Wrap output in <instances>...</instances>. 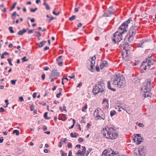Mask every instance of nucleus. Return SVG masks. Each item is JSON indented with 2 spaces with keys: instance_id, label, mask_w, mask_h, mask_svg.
Returning a JSON list of instances; mask_svg holds the SVG:
<instances>
[{
  "instance_id": "44",
  "label": "nucleus",
  "mask_w": 156,
  "mask_h": 156,
  "mask_svg": "<svg viewBox=\"0 0 156 156\" xmlns=\"http://www.w3.org/2000/svg\"><path fill=\"white\" fill-rule=\"evenodd\" d=\"M19 100L21 102H22L24 101V99L23 97H20L19 98Z\"/></svg>"
},
{
  "instance_id": "43",
  "label": "nucleus",
  "mask_w": 156,
  "mask_h": 156,
  "mask_svg": "<svg viewBox=\"0 0 156 156\" xmlns=\"http://www.w3.org/2000/svg\"><path fill=\"white\" fill-rule=\"evenodd\" d=\"M37 9V8H35V9H30V11L31 12H34L36 11Z\"/></svg>"
},
{
  "instance_id": "4",
  "label": "nucleus",
  "mask_w": 156,
  "mask_h": 156,
  "mask_svg": "<svg viewBox=\"0 0 156 156\" xmlns=\"http://www.w3.org/2000/svg\"><path fill=\"white\" fill-rule=\"evenodd\" d=\"M152 56L151 55L148 56L143 62L140 67L141 69L146 71L148 70L150 68V66L154 64V60Z\"/></svg>"
},
{
  "instance_id": "1",
  "label": "nucleus",
  "mask_w": 156,
  "mask_h": 156,
  "mask_svg": "<svg viewBox=\"0 0 156 156\" xmlns=\"http://www.w3.org/2000/svg\"><path fill=\"white\" fill-rule=\"evenodd\" d=\"M132 21V18H129L127 20L122 23L119 28L112 38V41L114 43H117L122 39V34L126 32L128 29V24Z\"/></svg>"
},
{
  "instance_id": "59",
  "label": "nucleus",
  "mask_w": 156,
  "mask_h": 156,
  "mask_svg": "<svg viewBox=\"0 0 156 156\" xmlns=\"http://www.w3.org/2000/svg\"><path fill=\"white\" fill-rule=\"evenodd\" d=\"M96 59L95 56L94 55V56L92 57L91 58V61H95V59Z\"/></svg>"
},
{
  "instance_id": "15",
  "label": "nucleus",
  "mask_w": 156,
  "mask_h": 156,
  "mask_svg": "<svg viewBox=\"0 0 156 156\" xmlns=\"http://www.w3.org/2000/svg\"><path fill=\"white\" fill-rule=\"evenodd\" d=\"M62 56H59L56 59L58 65L60 66H62L63 65V62H62Z\"/></svg>"
},
{
  "instance_id": "36",
  "label": "nucleus",
  "mask_w": 156,
  "mask_h": 156,
  "mask_svg": "<svg viewBox=\"0 0 156 156\" xmlns=\"http://www.w3.org/2000/svg\"><path fill=\"white\" fill-rule=\"evenodd\" d=\"M63 141V138H61L60 140V142H59V144L58 145V147H62V144H63L62 143Z\"/></svg>"
},
{
  "instance_id": "21",
  "label": "nucleus",
  "mask_w": 156,
  "mask_h": 156,
  "mask_svg": "<svg viewBox=\"0 0 156 156\" xmlns=\"http://www.w3.org/2000/svg\"><path fill=\"white\" fill-rule=\"evenodd\" d=\"M70 135L72 137H76L77 136H78V133H70Z\"/></svg>"
},
{
  "instance_id": "51",
  "label": "nucleus",
  "mask_w": 156,
  "mask_h": 156,
  "mask_svg": "<svg viewBox=\"0 0 156 156\" xmlns=\"http://www.w3.org/2000/svg\"><path fill=\"white\" fill-rule=\"evenodd\" d=\"M59 102L58 101H56V100H55L53 101V103L56 105L59 104Z\"/></svg>"
},
{
  "instance_id": "31",
  "label": "nucleus",
  "mask_w": 156,
  "mask_h": 156,
  "mask_svg": "<svg viewBox=\"0 0 156 156\" xmlns=\"http://www.w3.org/2000/svg\"><path fill=\"white\" fill-rule=\"evenodd\" d=\"M13 133H16V135L17 136H18L19 135V131L18 130H14L13 131Z\"/></svg>"
},
{
  "instance_id": "23",
  "label": "nucleus",
  "mask_w": 156,
  "mask_h": 156,
  "mask_svg": "<svg viewBox=\"0 0 156 156\" xmlns=\"http://www.w3.org/2000/svg\"><path fill=\"white\" fill-rule=\"evenodd\" d=\"M19 16V15L16 14V12H14L12 14L11 16V18L12 19L14 20L15 19V16Z\"/></svg>"
},
{
  "instance_id": "10",
  "label": "nucleus",
  "mask_w": 156,
  "mask_h": 156,
  "mask_svg": "<svg viewBox=\"0 0 156 156\" xmlns=\"http://www.w3.org/2000/svg\"><path fill=\"white\" fill-rule=\"evenodd\" d=\"M133 140L135 142L136 141V144L137 145L141 143L143 141V139L142 137H141L140 134H134L133 136Z\"/></svg>"
},
{
  "instance_id": "34",
  "label": "nucleus",
  "mask_w": 156,
  "mask_h": 156,
  "mask_svg": "<svg viewBox=\"0 0 156 156\" xmlns=\"http://www.w3.org/2000/svg\"><path fill=\"white\" fill-rule=\"evenodd\" d=\"M76 18V16L75 15L72 16L71 17L69 18V20L70 21H72L74 20Z\"/></svg>"
},
{
  "instance_id": "42",
  "label": "nucleus",
  "mask_w": 156,
  "mask_h": 156,
  "mask_svg": "<svg viewBox=\"0 0 156 156\" xmlns=\"http://www.w3.org/2000/svg\"><path fill=\"white\" fill-rule=\"evenodd\" d=\"M7 60H8V61L9 62V65L11 66H12V64L11 62V59L10 58H8L7 59Z\"/></svg>"
},
{
  "instance_id": "25",
  "label": "nucleus",
  "mask_w": 156,
  "mask_h": 156,
  "mask_svg": "<svg viewBox=\"0 0 156 156\" xmlns=\"http://www.w3.org/2000/svg\"><path fill=\"white\" fill-rule=\"evenodd\" d=\"M87 108V104H86L82 108V111L84 112H86V109Z\"/></svg>"
},
{
  "instance_id": "16",
  "label": "nucleus",
  "mask_w": 156,
  "mask_h": 156,
  "mask_svg": "<svg viewBox=\"0 0 156 156\" xmlns=\"http://www.w3.org/2000/svg\"><path fill=\"white\" fill-rule=\"evenodd\" d=\"M67 117L68 116L67 115L62 114L59 115L58 119L59 120H64V119H67Z\"/></svg>"
},
{
  "instance_id": "48",
  "label": "nucleus",
  "mask_w": 156,
  "mask_h": 156,
  "mask_svg": "<svg viewBox=\"0 0 156 156\" xmlns=\"http://www.w3.org/2000/svg\"><path fill=\"white\" fill-rule=\"evenodd\" d=\"M62 95V93L61 92L59 93V94H56V96L57 98H59L60 95Z\"/></svg>"
},
{
  "instance_id": "35",
  "label": "nucleus",
  "mask_w": 156,
  "mask_h": 156,
  "mask_svg": "<svg viewBox=\"0 0 156 156\" xmlns=\"http://www.w3.org/2000/svg\"><path fill=\"white\" fill-rule=\"evenodd\" d=\"M35 33L37 34L36 36L38 37H40L41 36V34L39 31H36Z\"/></svg>"
},
{
  "instance_id": "50",
  "label": "nucleus",
  "mask_w": 156,
  "mask_h": 156,
  "mask_svg": "<svg viewBox=\"0 0 156 156\" xmlns=\"http://www.w3.org/2000/svg\"><path fill=\"white\" fill-rule=\"evenodd\" d=\"M111 153H112L113 155H115V156L116 155L118 154V152H114L113 151H112V152Z\"/></svg>"
},
{
  "instance_id": "55",
  "label": "nucleus",
  "mask_w": 156,
  "mask_h": 156,
  "mask_svg": "<svg viewBox=\"0 0 156 156\" xmlns=\"http://www.w3.org/2000/svg\"><path fill=\"white\" fill-rule=\"evenodd\" d=\"M82 151H81L80 150H79L77 153H76V154H81L82 153Z\"/></svg>"
},
{
  "instance_id": "12",
  "label": "nucleus",
  "mask_w": 156,
  "mask_h": 156,
  "mask_svg": "<svg viewBox=\"0 0 156 156\" xmlns=\"http://www.w3.org/2000/svg\"><path fill=\"white\" fill-rule=\"evenodd\" d=\"M108 64L107 61L103 60L101 61V64H100V67L101 69L104 68L105 67H108Z\"/></svg>"
},
{
  "instance_id": "54",
  "label": "nucleus",
  "mask_w": 156,
  "mask_h": 156,
  "mask_svg": "<svg viewBox=\"0 0 156 156\" xmlns=\"http://www.w3.org/2000/svg\"><path fill=\"white\" fill-rule=\"evenodd\" d=\"M45 74H43L42 76H41V78L42 79V80H44V79H45Z\"/></svg>"
},
{
  "instance_id": "7",
  "label": "nucleus",
  "mask_w": 156,
  "mask_h": 156,
  "mask_svg": "<svg viewBox=\"0 0 156 156\" xmlns=\"http://www.w3.org/2000/svg\"><path fill=\"white\" fill-rule=\"evenodd\" d=\"M130 45H127L125 44L123 47L124 51H123L121 54V56L124 60L127 61L129 60L130 58L129 57L130 49Z\"/></svg>"
},
{
  "instance_id": "24",
  "label": "nucleus",
  "mask_w": 156,
  "mask_h": 156,
  "mask_svg": "<svg viewBox=\"0 0 156 156\" xmlns=\"http://www.w3.org/2000/svg\"><path fill=\"white\" fill-rule=\"evenodd\" d=\"M43 4V5H44L45 6L46 9L47 10H49L50 9V8L49 5L48 4L46 3L45 1L44 2Z\"/></svg>"
},
{
  "instance_id": "40",
  "label": "nucleus",
  "mask_w": 156,
  "mask_h": 156,
  "mask_svg": "<svg viewBox=\"0 0 156 156\" xmlns=\"http://www.w3.org/2000/svg\"><path fill=\"white\" fill-rule=\"evenodd\" d=\"M9 30L11 33H14V31L13 30L12 27H9Z\"/></svg>"
},
{
  "instance_id": "39",
  "label": "nucleus",
  "mask_w": 156,
  "mask_h": 156,
  "mask_svg": "<svg viewBox=\"0 0 156 156\" xmlns=\"http://www.w3.org/2000/svg\"><path fill=\"white\" fill-rule=\"evenodd\" d=\"M73 124L72 126H71L70 127H69V129H71L73 128L74 126L75 123V120L74 119H73Z\"/></svg>"
},
{
  "instance_id": "27",
  "label": "nucleus",
  "mask_w": 156,
  "mask_h": 156,
  "mask_svg": "<svg viewBox=\"0 0 156 156\" xmlns=\"http://www.w3.org/2000/svg\"><path fill=\"white\" fill-rule=\"evenodd\" d=\"M126 105H124L123 104V105H121V106L120 107V108H122V109H123L125 110V111H126V112L128 113L129 114V113L127 112V111L126 110Z\"/></svg>"
},
{
  "instance_id": "3",
  "label": "nucleus",
  "mask_w": 156,
  "mask_h": 156,
  "mask_svg": "<svg viewBox=\"0 0 156 156\" xmlns=\"http://www.w3.org/2000/svg\"><path fill=\"white\" fill-rule=\"evenodd\" d=\"M112 83L113 85L122 88L126 84L125 77L119 74H116L111 79Z\"/></svg>"
},
{
  "instance_id": "61",
  "label": "nucleus",
  "mask_w": 156,
  "mask_h": 156,
  "mask_svg": "<svg viewBox=\"0 0 156 156\" xmlns=\"http://www.w3.org/2000/svg\"><path fill=\"white\" fill-rule=\"evenodd\" d=\"M3 137H1L0 138V143H2L3 141Z\"/></svg>"
},
{
  "instance_id": "13",
  "label": "nucleus",
  "mask_w": 156,
  "mask_h": 156,
  "mask_svg": "<svg viewBox=\"0 0 156 156\" xmlns=\"http://www.w3.org/2000/svg\"><path fill=\"white\" fill-rule=\"evenodd\" d=\"M145 149L144 147H142L139 148L138 150V155L140 156H144V151Z\"/></svg>"
},
{
  "instance_id": "18",
  "label": "nucleus",
  "mask_w": 156,
  "mask_h": 156,
  "mask_svg": "<svg viewBox=\"0 0 156 156\" xmlns=\"http://www.w3.org/2000/svg\"><path fill=\"white\" fill-rule=\"evenodd\" d=\"M111 83L110 81H108L107 82V87L110 90L112 91H115L116 90L115 88H112L111 87Z\"/></svg>"
},
{
  "instance_id": "49",
  "label": "nucleus",
  "mask_w": 156,
  "mask_h": 156,
  "mask_svg": "<svg viewBox=\"0 0 156 156\" xmlns=\"http://www.w3.org/2000/svg\"><path fill=\"white\" fill-rule=\"evenodd\" d=\"M95 63V61H91V65L94 66Z\"/></svg>"
},
{
  "instance_id": "33",
  "label": "nucleus",
  "mask_w": 156,
  "mask_h": 156,
  "mask_svg": "<svg viewBox=\"0 0 156 156\" xmlns=\"http://www.w3.org/2000/svg\"><path fill=\"white\" fill-rule=\"evenodd\" d=\"M60 152L61 153V156H67V154L64 153L62 150H61Z\"/></svg>"
},
{
  "instance_id": "47",
  "label": "nucleus",
  "mask_w": 156,
  "mask_h": 156,
  "mask_svg": "<svg viewBox=\"0 0 156 156\" xmlns=\"http://www.w3.org/2000/svg\"><path fill=\"white\" fill-rule=\"evenodd\" d=\"M47 113L45 112L44 114V117L46 119H48V117L47 116Z\"/></svg>"
},
{
  "instance_id": "45",
  "label": "nucleus",
  "mask_w": 156,
  "mask_h": 156,
  "mask_svg": "<svg viewBox=\"0 0 156 156\" xmlns=\"http://www.w3.org/2000/svg\"><path fill=\"white\" fill-rule=\"evenodd\" d=\"M78 140L79 142L80 143H81L83 141V139L81 137H80L78 139Z\"/></svg>"
},
{
  "instance_id": "26",
  "label": "nucleus",
  "mask_w": 156,
  "mask_h": 156,
  "mask_svg": "<svg viewBox=\"0 0 156 156\" xmlns=\"http://www.w3.org/2000/svg\"><path fill=\"white\" fill-rule=\"evenodd\" d=\"M139 63V62L135 60L134 62H131V64L133 66H137Z\"/></svg>"
},
{
  "instance_id": "14",
  "label": "nucleus",
  "mask_w": 156,
  "mask_h": 156,
  "mask_svg": "<svg viewBox=\"0 0 156 156\" xmlns=\"http://www.w3.org/2000/svg\"><path fill=\"white\" fill-rule=\"evenodd\" d=\"M59 76V73L55 71H53L51 74L50 77H54L56 79Z\"/></svg>"
},
{
  "instance_id": "17",
  "label": "nucleus",
  "mask_w": 156,
  "mask_h": 156,
  "mask_svg": "<svg viewBox=\"0 0 156 156\" xmlns=\"http://www.w3.org/2000/svg\"><path fill=\"white\" fill-rule=\"evenodd\" d=\"M101 156H114V155H113L112 153H110V152L104 151Z\"/></svg>"
},
{
  "instance_id": "56",
  "label": "nucleus",
  "mask_w": 156,
  "mask_h": 156,
  "mask_svg": "<svg viewBox=\"0 0 156 156\" xmlns=\"http://www.w3.org/2000/svg\"><path fill=\"white\" fill-rule=\"evenodd\" d=\"M95 69L97 72H99L100 71V69L99 66H96L95 67Z\"/></svg>"
},
{
  "instance_id": "30",
  "label": "nucleus",
  "mask_w": 156,
  "mask_h": 156,
  "mask_svg": "<svg viewBox=\"0 0 156 156\" xmlns=\"http://www.w3.org/2000/svg\"><path fill=\"white\" fill-rule=\"evenodd\" d=\"M116 112L115 111H112L110 112V115L112 117L116 114Z\"/></svg>"
},
{
  "instance_id": "28",
  "label": "nucleus",
  "mask_w": 156,
  "mask_h": 156,
  "mask_svg": "<svg viewBox=\"0 0 156 156\" xmlns=\"http://www.w3.org/2000/svg\"><path fill=\"white\" fill-rule=\"evenodd\" d=\"M109 108V104L108 103H107L105 105H103V108L105 109H107Z\"/></svg>"
},
{
  "instance_id": "29",
  "label": "nucleus",
  "mask_w": 156,
  "mask_h": 156,
  "mask_svg": "<svg viewBox=\"0 0 156 156\" xmlns=\"http://www.w3.org/2000/svg\"><path fill=\"white\" fill-rule=\"evenodd\" d=\"M9 55V53L6 52H4L2 54V55L1 58L2 59L4 58H5V57L4 56V55Z\"/></svg>"
},
{
  "instance_id": "37",
  "label": "nucleus",
  "mask_w": 156,
  "mask_h": 156,
  "mask_svg": "<svg viewBox=\"0 0 156 156\" xmlns=\"http://www.w3.org/2000/svg\"><path fill=\"white\" fill-rule=\"evenodd\" d=\"M17 81V80H12L11 81V84L13 85H14L16 84V82Z\"/></svg>"
},
{
  "instance_id": "52",
  "label": "nucleus",
  "mask_w": 156,
  "mask_h": 156,
  "mask_svg": "<svg viewBox=\"0 0 156 156\" xmlns=\"http://www.w3.org/2000/svg\"><path fill=\"white\" fill-rule=\"evenodd\" d=\"M22 60L24 62L26 61H27L28 60V59H26V57H24L23 58H22Z\"/></svg>"
},
{
  "instance_id": "5",
  "label": "nucleus",
  "mask_w": 156,
  "mask_h": 156,
  "mask_svg": "<svg viewBox=\"0 0 156 156\" xmlns=\"http://www.w3.org/2000/svg\"><path fill=\"white\" fill-rule=\"evenodd\" d=\"M137 27L136 26H132L129 29L128 34L125 37V40L129 42H131L133 40L135 36Z\"/></svg>"
},
{
  "instance_id": "6",
  "label": "nucleus",
  "mask_w": 156,
  "mask_h": 156,
  "mask_svg": "<svg viewBox=\"0 0 156 156\" xmlns=\"http://www.w3.org/2000/svg\"><path fill=\"white\" fill-rule=\"evenodd\" d=\"M105 90L104 84L103 82H99L94 87L93 92L94 94H96L99 92H105Z\"/></svg>"
},
{
  "instance_id": "22",
  "label": "nucleus",
  "mask_w": 156,
  "mask_h": 156,
  "mask_svg": "<svg viewBox=\"0 0 156 156\" xmlns=\"http://www.w3.org/2000/svg\"><path fill=\"white\" fill-rule=\"evenodd\" d=\"M46 43V41H43L41 42L39 44V47L40 48L42 47L43 45H45Z\"/></svg>"
},
{
  "instance_id": "11",
  "label": "nucleus",
  "mask_w": 156,
  "mask_h": 156,
  "mask_svg": "<svg viewBox=\"0 0 156 156\" xmlns=\"http://www.w3.org/2000/svg\"><path fill=\"white\" fill-rule=\"evenodd\" d=\"M112 7H110L109 10L105 12L103 14V16L105 17L110 16L112 15L115 12V11L112 9Z\"/></svg>"
},
{
  "instance_id": "63",
  "label": "nucleus",
  "mask_w": 156,
  "mask_h": 156,
  "mask_svg": "<svg viewBox=\"0 0 156 156\" xmlns=\"http://www.w3.org/2000/svg\"><path fill=\"white\" fill-rule=\"evenodd\" d=\"M49 49V48L48 47V46H46L44 49V51H46V50H48Z\"/></svg>"
},
{
  "instance_id": "2",
  "label": "nucleus",
  "mask_w": 156,
  "mask_h": 156,
  "mask_svg": "<svg viewBox=\"0 0 156 156\" xmlns=\"http://www.w3.org/2000/svg\"><path fill=\"white\" fill-rule=\"evenodd\" d=\"M102 133L106 138L115 139L118 136L116 132V128L113 125H108L101 131Z\"/></svg>"
},
{
  "instance_id": "19",
  "label": "nucleus",
  "mask_w": 156,
  "mask_h": 156,
  "mask_svg": "<svg viewBox=\"0 0 156 156\" xmlns=\"http://www.w3.org/2000/svg\"><path fill=\"white\" fill-rule=\"evenodd\" d=\"M27 30L25 29H23L22 30H21L20 31H19L18 33V34L19 35H23L24 33H25L26 32Z\"/></svg>"
},
{
  "instance_id": "58",
  "label": "nucleus",
  "mask_w": 156,
  "mask_h": 156,
  "mask_svg": "<svg viewBox=\"0 0 156 156\" xmlns=\"http://www.w3.org/2000/svg\"><path fill=\"white\" fill-rule=\"evenodd\" d=\"M5 111L4 109L2 107L0 108V112H3Z\"/></svg>"
},
{
  "instance_id": "9",
  "label": "nucleus",
  "mask_w": 156,
  "mask_h": 156,
  "mask_svg": "<svg viewBox=\"0 0 156 156\" xmlns=\"http://www.w3.org/2000/svg\"><path fill=\"white\" fill-rule=\"evenodd\" d=\"M151 85V79H148L144 83L143 86L142 87L141 90L144 92L147 93L150 90Z\"/></svg>"
},
{
  "instance_id": "38",
  "label": "nucleus",
  "mask_w": 156,
  "mask_h": 156,
  "mask_svg": "<svg viewBox=\"0 0 156 156\" xmlns=\"http://www.w3.org/2000/svg\"><path fill=\"white\" fill-rule=\"evenodd\" d=\"M16 3H14L12 5V7H11V8H10V10H13V9H14L16 6Z\"/></svg>"
},
{
  "instance_id": "46",
  "label": "nucleus",
  "mask_w": 156,
  "mask_h": 156,
  "mask_svg": "<svg viewBox=\"0 0 156 156\" xmlns=\"http://www.w3.org/2000/svg\"><path fill=\"white\" fill-rule=\"evenodd\" d=\"M68 147L69 148L72 147V145L71 143L69 142L68 144Z\"/></svg>"
},
{
  "instance_id": "57",
  "label": "nucleus",
  "mask_w": 156,
  "mask_h": 156,
  "mask_svg": "<svg viewBox=\"0 0 156 156\" xmlns=\"http://www.w3.org/2000/svg\"><path fill=\"white\" fill-rule=\"evenodd\" d=\"M72 76H69L68 77L71 79H73L75 77V75L73 74H72Z\"/></svg>"
},
{
  "instance_id": "8",
  "label": "nucleus",
  "mask_w": 156,
  "mask_h": 156,
  "mask_svg": "<svg viewBox=\"0 0 156 156\" xmlns=\"http://www.w3.org/2000/svg\"><path fill=\"white\" fill-rule=\"evenodd\" d=\"M94 115L97 119H102L104 120L105 119V114L104 112L101 108H98L94 111Z\"/></svg>"
},
{
  "instance_id": "32",
  "label": "nucleus",
  "mask_w": 156,
  "mask_h": 156,
  "mask_svg": "<svg viewBox=\"0 0 156 156\" xmlns=\"http://www.w3.org/2000/svg\"><path fill=\"white\" fill-rule=\"evenodd\" d=\"M136 124L140 127H143L144 126V125L143 123H139L137 122L136 123Z\"/></svg>"
},
{
  "instance_id": "60",
  "label": "nucleus",
  "mask_w": 156,
  "mask_h": 156,
  "mask_svg": "<svg viewBox=\"0 0 156 156\" xmlns=\"http://www.w3.org/2000/svg\"><path fill=\"white\" fill-rule=\"evenodd\" d=\"M94 66H93V65H91V66H90V68H91V69H90V71L91 72H93V71H94V69H93V67Z\"/></svg>"
},
{
  "instance_id": "53",
  "label": "nucleus",
  "mask_w": 156,
  "mask_h": 156,
  "mask_svg": "<svg viewBox=\"0 0 156 156\" xmlns=\"http://www.w3.org/2000/svg\"><path fill=\"white\" fill-rule=\"evenodd\" d=\"M49 69V68L48 67L46 66L43 67V69L45 71H47Z\"/></svg>"
},
{
  "instance_id": "41",
  "label": "nucleus",
  "mask_w": 156,
  "mask_h": 156,
  "mask_svg": "<svg viewBox=\"0 0 156 156\" xmlns=\"http://www.w3.org/2000/svg\"><path fill=\"white\" fill-rule=\"evenodd\" d=\"M105 103H108V100H107L106 99H104L102 101V104H104Z\"/></svg>"
},
{
  "instance_id": "62",
  "label": "nucleus",
  "mask_w": 156,
  "mask_h": 156,
  "mask_svg": "<svg viewBox=\"0 0 156 156\" xmlns=\"http://www.w3.org/2000/svg\"><path fill=\"white\" fill-rule=\"evenodd\" d=\"M43 130H44V131H46L47 130V127L46 126H44L43 127Z\"/></svg>"
},
{
  "instance_id": "64",
  "label": "nucleus",
  "mask_w": 156,
  "mask_h": 156,
  "mask_svg": "<svg viewBox=\"0 0 156 156\" xmlns=\"http://www.w3.org/2000/svg\"><path fill=\"white\" fill-rule=\"evenodd\" d=\"M91 126V125L89 123H88L87 125V129H89Z\"/></svg>"
},
{
  "instance_id": "20",
  "label": "nucleus",
  "mask_w": 156,
  "mask_h": 156,
  "mask_svg": "<svg viewBox=\"0 0 156 156\" xmlns=\"http://www.w3.org/2000/svg\"><path fill=\"white\" fill-rule=\"evenodd\" d=\"M133 83H135L139 81V80L137 77L135 76L132 80Z\"/></svg>"
}]
</instances>
